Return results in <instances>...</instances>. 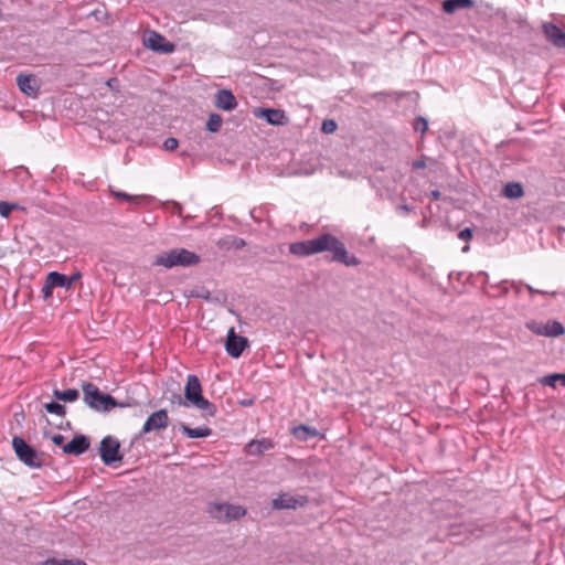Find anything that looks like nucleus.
Returning a JSON list of instances; mask_svg holds the SVG:
<instances>
[{"label":"nucleus","instance_id":"nucleus-1","mask_svg":"<svg viewBox=\"0 0 565 565\" xmlns=\"http://www.w3.org/2000/svg\"><path fill=\"white\" fill-rule=\"evenodd\" d=\"M327 250L332 253V260L345 266H358L361 263L354 255H349L345 245L330 233L289 245V252L299 257H307Z\"/></svg>","mask_w":565,"mask_h":565},{"label":"nucleus","instance_id":"nucleus-2","mask_svg":"<svg viewBox=\"0 0 565 565\" xmlns=\"http://www.w3.org/2000/svg\"><path fill=\"white\" fill-rule=\"evenodd\" d=\"M83 401L92 409L98 413H107L115 407H127V403H118L110 394L103 393L95 384L84 382L82 384Z\"/></svg>","mask_w":565,"mask_h":565},{"label":"nucleus","instance_id":"nucleus-3","mask_svg":"<svg viewBox=\"0 0 565 565\" xmlns=\"http://www.w3.org/2000/svg\"><path fill=\"white\" fill-rule=\"evenodd\" d=\"M178 402L180 405H192L198 409L204 411L209 416L216 415V406L203 397L201 383L199 377L194 374L188 375L184 388V399H182L181 396H178Z\"/></svg>","mask_w":565,"mask_h":565},{"label":"nucleus","instance_id":"nucleus-4","mask_svg":"<svg viewBox=\"0 0 565 565\" xmlns=\"http://www.w3.org/2000/svg\"><path fill=\"white\" fill-rule=\"evenodd\" d=\"M200 263V256L186 248H173L156 256L153 262L157 266L166 268L191 267Z\"/></svg>","mask_w":565,"mask_h":565},{"label":"nucleus","instance_id":"nucleus-5","mask_svg":"<svg viewBox=\"0 0 565 565\" xmlns=\"http://www.w3.org/2000/svg\"><path fill=\"white\" fill-rule=\"evenodd\" d=\"M12 447L14 452L20 461L31 468H40L42 467L44 459L43 455L38 452L33 447H31L26 441L21 437H13Z\"/></svg>","mask_w":565,"mask_h":565},{"label":"nucleus","instance_id":"nucleus-6","mask_svg":"<svg viewBox=\"0 0 565 565\" xmlns=\"http://www.w3.org/2000/svg\"><path fill=\"white\" fill-rule=\"evenodd\" d=\"M120 443L118 439L106 436L100 441L99 455L106 466L121 461L122 456L119 454Z\"/></svg>","mask_w":565,"mask_h":565},{"label":"nucleus","instance_id":"nucleus-7","mask_svg":"<svg viewBox=\"0 0 565 565\" xmlns=\"http://www.w3.org/2000/svg\"><path fill=\"white\" fill-rule=\"evenodd\" d=\"M307 503L308 498L305 495H294L291 493L284 492L273 499L271 508L274 510H296L305 507Z\"/></svg>","mask_w":565,"mask_h":565},{"label":"nucleus","instance_id":"nucleus-8","mask_svg":"<svg viewBox=\"0 0 565 565\" xmlns=\"http://www.w3.org/2000/svg\"><path fill=\"white\" fill-rule=\"evenodd\" d=\"M248 347V340L246 337L238 335L235 333L234 328H230L225 342V350L232 358H239L243 351Z\"/></svg>","mask_w":565,"mask_h":565},{"label":"nucleus","instance_id":"nucleus-9","mask_svg":"<svg viewBox=\"0 0 565 565\" xmlns=\"http://www.w3.org/2000/svg\"><path fill=\"white\" fill-rule=\"evenodd\" d=\"M527 328L537 335L559 337L565 333L563 324L556 320H550L546 323L529 322Z\"/></svg>","mask_w":565,"mask_h":565},{"label":"nucleus","instance_id":"nucleus-10","mask_svg":"<svg viewBox=\"0 0 565 565\" xmlns=\"http://www.w3.org/2000/svg\"><path fill=\"white\" fill-rule=\"evenodd\" d=\"M169 425V416L166 409L152 413L145 422L140 434H148L154 430L166 429Z\"/></svg>","mask_w":565,"mask_h":565},{"label":"nucleus","instance_id":"nucleus-11","mask_svg":"<svg viewBox=\"0 0 565 565\" xmlns=\"http://www.w3.org/2000/svg\"><path fill=\"white\" fill-rule=\"evenodd\" d=\"M145 45L159 53H172L174 52V44L167 41L163 35L158 32H150L148 38L145 40Z\"/></svg>","mask_w":565,"mask_h":565},{"label":"nucleus","instance_id":"nucleus-12","mask_svg":"<svg viewBox=\"0 0 565 565\" xmlns=\"http://www.w3.org/2000/svg\"><path fill=\"white\" fill-rule=\"evenodd\" d=\"M19 89L28 96H36L40 89L39 82L34 75L19 74L17 76Z\"/></svg>","mask_w":565,"mask_h":565},{"label":"nucleus","instance_id":"nucleus-13","mask_svg":"<svg viewBox=\"0 0 565 565\" xmlns=\"http://www.w3.org/2000/svg\"><path fill=\"white\" fill-rule=\"evenodd\" d=\"M255 116L264 118L270 125H285L288 119L284 110L273 108H259L255 111Z\"/></svg>","mask_w":565,"mask_h":565},{"label":"nucleus","instance_id":"nucleus-14","mask_svg":"<svg viewBox=\"0 0 565 565\" xmlns=\"http://www.w3.org/2000/svg\"><path fill=\"white\" fill-rule=\"evenodd\" d=\"M89 439L84 435L75 436L70 443L63 446V452L79 456L89 448Z\"/></svg>","mask_w":565,"mask_h":565},{"label":"nucleus","instance_id":"nucleus-15","mask_svg":"<svg viewBox=\"0 0 565 565\" xmlns=\"http://www.w3.org/2000/svg\"><path fill=\"white\" fill-rule=\"evenodd\" d=\"M275 447L273 440L268 438L252 439L245 446V452L249 456H260L265 451L270 450Z\"/></svg>","mask_w":565,"mask_h":565},{"label":"nucleus","instance_id":"nucleus-16","mask_svg":"<svg viewBox=\"0 0 565 565\" xmlns=\"http://www.w3.org/2000/svg\"><path fill=\"white\" fill-rule=\"evenodd\" d=\"M215 106L222 110L231 111L237 107V100L230 89H220L215 95Z\"/></svg>","mask_w":565,"mask_h":565},{"label":"nucleus","instance_id":"nucleus-17","mask_svg":"<svg viewBox=\"0 0 565 565\" xmlns=\"http://www.w3.org/2000/svg\"><path fill=\"white\" fill-rule=\"evenodd\" d=\"M81 277L82 274L79 271H75L70 277L57 271L49 273V279H51L52 285L66 289H70Z\"/></svg>","mask_w":565,"mask_h":565},{"label":"nucleus","instance_id":"nucleus-18","mask_svg":"<svg viewBox=\"0 0 565 565\" xmlns=\"http://www.w3.org/2000/svg\"><path fill=\"white\" fill-rule=\"evenodd\" d=\"M545 38L557 47L561 42L563 30L552 22H545L542 25Z\"/></svg>","mask_w":565,"mask_h":565},{"label":"nucleus","instance_id":"nucleus-19","mask_svg":"<svg viewBox=\"0 0 565 565\" xmlns=\"http://www.w3.org/2000/svg\"><path fill=\"white\" fill-rule=\"evenodd\" d=\"M475 6L473 0H445L443 2V10L446 13H455L460 9H470Z\"/></svg>","mask_w":565,"mask_h":565},{"label":"nucleus","instance_id":"nucleus-20","mask_svg":"<svg viewBox=\"0 0 565 565\" xmlns=\"http://www.w3.org/2000/svg\"><path fill=\"white\" fill-rule=\"evenodd\" d=\"M180 429L189 438H205L212 434V429L209 427L191 428L185 424H181Z\"/></svg>","mask_w":565,"mask_h":565},{"label":"nucleus","instance_id":"nucleus-21","mask_svg":"<svg viewBox=\"0 0 565 565\" xmlns=\"http://www.w3.org/2000/svg\"><path fill=\"white\" fill-rule=\"evenodd\" d=\"M113 196H115L118 200L126 201L131 204H140L142 201H151L152 198L149 195H131L124 191H115L110 190Z\"/></svg>","mask_w":565,"mask_h":565},{"label":"nucleus","instance_id":"nucleus-22","mask_svg":"<svg viewBox=\"0 0 565 565\" xmlns=\"http://www.w3.org/2000/svg\"><path fill=\"white\" fill-rule=\"evenodd\" d=\"M292 435L298 440H308L309 438L318 436V430L307 425H299L292 428Z\"/></svg>","mask_w":565,"mask_h":565},{"label":"nucleus","instance_id":"nucleus-23","mask_svg":"<svg viewBox=\"0 0 565 565\" xmlns=\"http://www.w3.org/2000/svg\"><path fill=\"white\" fill-rule=\"evenodd\" d=\"M246 509L242 505L227 503L224 521L239 520L246 515Z\"/></svg>","mask_w":565,"mask_h":565},{"label":"nucleus","instance_id":"nucleus-24","mask_svg":"<svg viewBox=\"0 0 565 565\" xmlns=\"http://www.w3.org/2000/svg\"><path fill=\"white\" fill-rule=\"evenodd\" d=\"M502 193L508 199H519L523 195L524 191L521 183L511 182L504 185Z\"/></svg>","mask_w":565,"mask_h":565},{"label":"nucleus","instance_id":"nucleus-25","mask_svg":"<svg viewBox=\"0 0 565 565\" xmlns=\"http://www.w3.org/2000/svg\"><path fill=\"white\" fill-rule=\"evenodd\" d=\"M53 396L63 402H75L79 397V392L75 388H68V390H54Z\"/></svg>","mask_w":565,"mask_h":565},{"label":"nucleus","instance_id":"nucleus-26","mask_svg":"<svg viewBox=\"0 0 565 565\" xmlns=\"http://www.w3.org/2000/svg\"><path fill=\"white\" fill-rule=\"evenodd\" d=\"M227 503L225 502H213L209 504L207 512L213 519L224 521V514L226 511Z\"/></svg>","mask_w":565,"mask_h":565},{"label":"nucleus","instance_id":"nucleus-27","mask_svg":"<svg viewBox=\"0 0 565 565\" xmlns=\"http://www.w3.org/2000/svg\"><path fill=\"white\" fill-rule=\"evenodd\" d=\"M476 527L471 523H465V524H452L449 529V535L456 536L461 534H472L475 532Z\"/></svg>","mask_w":565,"mask_h":565},{"label":"nucleus","instance_id":"nucleus-28","mask_svg":"<svg viewBox=\"0 0 565 565\" xmlns=\"http://www.w3.org/2000/svg\"><path fill=\"white\" fill-rule=\"evenodd\" d=\"M222 117L218 114H211L206 122V129L210 132H217L222 126Z\"/></svg>","mask_w":565,"mask_h":565},{"label":"nucleus","instance_id":"nucleus-29","mask_svg":"<svg viewBox=\"0 0 565 565\" xmlns=\"http://www.w3.org/2000/svg\"><path fill=\"white\" fill-rule=\"evenodd\" d=\"M44 408L47 413L50 414H54V415H57V416H65L66 414V408L65 406H63L62 404L60 403H56V402H50V403H46L44 405Z\"/></svg>","mask_w":565,"mask_h":565},{"label":"nucleus","instance_id":"nucleus-30","mask_svg":"<svg viewBox=\"0 0 565 565\" xmlns=\"http://www.w3.org/2000/svg\"><path fill=\"white\" fill-rule=\"evenodd\" d=\"M43 565H87L81 559H58L55 557L47 558Z\"/></svg>","mask_w":565,"mask_h":565},{"label":"nucleus","instance_id":"nucleus-31","mask_svg":"<svg viewBox=\"0 0 565 565\" xmlns=\"http://www.w3.org/2000/svg\"><path fill=\"white\" fill-rule=\"evenodd\" d=\"M18 204L0 201V215L2 217H9L12 210L17 209Z\"/></svg>","mask_w":565,"mask_h":565},{"label":"nucleus","instance_id":"nucleus-32","mask_svg":"<svg viewBox=\"0 0 565 565\" xmlns=\"http://www.w3.org/2000/svg\"><path fill=\"white\" fill-rule=\"evenodd\" d=\"M413 128L415 131H420L422 134H425L428 128V122L424 117H417L414 120Z\"/></svg>","mask_w":565,"mask_h":565},{"label":"nucleus","instance_id":"nucleus-33","mask_svg":"<svg viewBox=\"0 0 565 565\" xmlns=\"http://www.w3.org/2000/svg\"><path fill=\"white\" fill-rule=\"evenodd\" d=\"M557 374L558 373H553V374L543 376L540 380V383L543 384V385H547V386H551V387L555 388L556 387V382H559V380L557 377Z\"/></svg>","mask_w":565,"mask_h":565},{"label":"nucleus","instance_id":"nucleus-34","mask_svg":"<svg viewBox=\"0 0 565 565\" xmlns=\"http://www.w3.org/2000/svg\"><path fill=\"white\" fill-rule=\"evenodd\" d=\"M53 288H56V286L51 284V279H49V275H47L45 284H44V286L41 289V292L43 294L44 298L52 297Z\"/></svg>","mask_w":565,"mask_h":565},{"label":"nucleus","instance_id":"nucleus-35","mask_svg":"<svg viewBox=\"0 0 565 565\" xmlns=\"http://www.w3.org/2000/svg\"><path fill=\"white\" fill-rule=\"evenodd\" d=\"M337 129V122L332 119H327L322 122V131L326 134H332Z\"/></svg>","mask_w":565,"mask_h":565},{"label":"nucleus","instance_id":"nucleus-36","mask_svg":"<svg viewBox=\"0 0 565 565\" xmlns=\"http://www.w3.org/2000/svg\"><path fill=\"white\" fill-rule=\"evenodd\" d=\"M178 146H179L178 139H175L173 137L167 138L163 142V148L167 151H173L178 148Z\"/></svg>","mask_w":565,"mask_h":565},{"label":"nucleus","instance_id":"nucleus-37","mask_svg":"<svg viewBox=\"0 0 565 565\" xmlns=\"http://www.w3.org/2000/svg\"><path fill=\"white\" fill-rule=\"evenodd\" d=\"M458 238L461 241H465V242L470 241L472 238V230L470 227H466V228L461 230L458 233Z\"/></svg>","mask_w":565,"mask_h":565},{"label":"nucleus","instance_id":"nucleus-38","mask_svg":"<svg viewBox=\"0 0 565 565\" xmlns=\"http://www.w3.org/2000/svg\"><path fill=\"white\" fill-rule=\"evenodd\" d=\"M510 281H501L499 285H498V288L501 290V295H507V292L509 291L510 289Z\"/></svg>","mask_w":565,"mask_h":565},{"label":"nucleus","instance_id":"nucleus-39","mask_svg":"<svg viewBox=\"0 0 565 565\" xmlns=\"http://www.w3.org/2000/svg\"><path fill=\"white\" fill-rule=\"evenodd\" d=\"M526 289L529 290L531 296H534V295H548L550 294V292L544 291V290L535 289V288H533L530 285H526Z\"/></svg>","mask_w":565,"mask_h":565},{"label":"nucleus","instance_id":"nucleus-40","mask_svg":"<svg viewBox=\"0 0 565 565\" xmlns=\"http://www.w3.org/2000/svg\"><path fill=\"white\" fill-rule=\"evenodd\" d=\"M65 437L61 434H56L52 437V441L56 446H61L64 444Z\"/></svg>","mask_w":565,"mask_h":565},{"label":"nucleus","instance_id":"nucleus-41","mask_svg":"<svg viewBox=\"0 0 565 565\" xmlns=\"http://www.w3.org/2000/svg\"><path fill=\"white\" fill-rule=\"evenodd\" d=\"M245 241L243 238H239V237H233V246L235 248H242L245 246Z\"/></svg>","mask_w":565,"mask_h":565},{"label":"nucleus","instance_id":"nucleus-42","mask_svg":"<svg viewBox=\"0 0 565 565\" xmlns=\"http://www.w3.org/2000/svg\"><path fill=\"white\" fill-rule=\"evenodd\" d=\"M425 167H426V162L423 159L416 160L413 162V169H415V170L424 169Z\"/></svg>","mask_w":565,"mask_h":565},{"label":"nucleus","instance_id":"nucleus-43","mask_svg":"<svg viewBox=\"0 0 565 565\" xmlns=\"http://www.w3.org/2000/svg\"><path fill=\"white\" fill-rule=\"evenodd\" d=\"M440 195H441V194H440V192H439L438 190H434V191H431V192H430V196H431V199H433L434 201L439 200V199H440Z\"/></svg>","mask_w":565,"mask_h":565},{"label":"nucleus","instance_id":"nucleus-44","mask_svg":"<svg viewBox=\"0 0 565 565\" xmlns=\"http://www.w3.org/2000/svg\"><path fill=\"white\" fill-rule=\"evenodd\" d=\"M511 288H513L515 290L516 294H520L521 291V285L515 282V281H511L510 284Z\"/></svg>","mask_w":565,"mask_h":565},{"label":"nucleus","instance_id":"nucleus-45","mask_svg":"<svg viewBox=\"0 0 565 565\" xmlns=\"http://www.w3.org/2000/svg\"><path fill=\"white\" fill-rule=\"evenodd\" d=\"M561 42H559V45H557V47H563L565 49V32L563 31L562 32V35H561Z\"/></svg>","mask_w":565,"mask_h":565},{"label":"nucleus","instance_id":"nucleus-46","mask_svg":"<svg viewBox=\"0 0 565 565\" xmlns=\"http://www.w3.org/2000/svg\"><path fill=\"white\" fill-rule=\"evenodd\" d=\"M557 377H558V380L561 382V385L565 387V374L564 373H558Z\"/></svg>","mask_w":565,"mask_h":565},{"label":"nucleus","instance_id":"nucleus-47","mask_svg":"<svg viewBox=\"0 0 565 565\" xmlns=\"http://www.w3.org/2000/svg\"><path fill=\"white\" fill-rule=\"evenodd\" d=\"M399 210L404 211V212H408L409 211V207L408 205L404 204V205H401L399 206Z\"/></svg>","mask_w":565,"mask_h":565},{"label":"nucleus","instance_id":"nucleus-48","mask_svg":"<svg viewBox=\"0 0 565 565\" xmlns=\"http://www.w3.org/2000/svg\"><path fill=\"white\" fill-rule=\"evenodd\" d=\"M242 405L249 406V405H252V401H243Z\"/></svg>","mask_w":565,"mask_h":565},{"label":"nucleus","instance_id":"nucleus-49","mask_svg":"<svg viewBox=\"0 0 565 565\" xmlns=\"http://www.w3.org/2000/svg\"><path fill=\"white\" fill-rule=\"evenodd\" d=\"M468 250H469V245H466V246L462 247V252L463 253H467Z\"/></svg>","mask_w":565,"mask_h":565},{"label":"nucleus","instance_id":"nucleus-50","mask_svg":"<svg viewBox=\"0 0 565 565\" xmlns=\"http://www.w3.org/2000/svg\"><path fill=\"white\" fill-rule=\"evenodd\" d=\"M175 205L178 206V210L180 212L181 211V205L179 203H175Z\"/></svg>","mask_w":565,"mask_h":565}]
</instances>
